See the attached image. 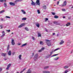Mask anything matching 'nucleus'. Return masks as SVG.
Masks as SVG:
<instances>
[{"label": "nucleus", "mask_w": 73, "mask_h": 73, "mask_svg": "<svg viewBox=\"0 0 73 73\" xmlns=\"http://www.w3.org/2000/svg\"><path fill=\"white\" fill-rule=\"evenodd\" d=\"M45 41H46V43L48 46H50V45H51V43L50 42V40L48 39H46L45 40Z\"/></svg>", "instance_id": "nucleus-1"}, {"label": "nucleus", "mask_w": 73, "mask_h": 73, "mask_svg": "<svg viewBox=\"0 0 73 73\" xmlns=\"http://www.w3.org/2000/svg\"><path fill=\"white\" fill-rule=\"evenodd\" d=\"M59 49H60V48H57L55 49V50H54V51H53L51 52H50V54L49 55H48V56H51V55H52V53H53V52H55V51H56V50H59Z\"/></svg>", "instance_id": "nucleus-2"}, {"label": "nucleus", "mask_w": 73, "mask_h": 73, "mask_svg": "<svg viewBox=\"0 0 73 73\" xmlns=\"http://www.w3.org/2000/svg\"><path fill=\"white\" fill-rule=\"evenodd\" d=\"M66 5V1H64L63 4L62 5V7H65V6Z\"/></svg>", "instance_id": "nucleus-3"}, {"label": "nucleus", "mask_w": 73, "mask_h": 73, "mask_svg": "<svg viewBox=\"0 0 73 73\" xmlns=\"http://www.w3.org/2000/svg\"><path fill=\"white\" fill-rule=\"evenodd\" d=\"M11 44L12 45H15V41H14V40L13 39H11Z\"/></svg>", "instance_id": "nucleus-4"}, {"label": "nucleus", "mask_w": 73, "mask_h": 73, "mask_svg": "<svg viewBox=\"0 0 73 73\" xmlns=\"http://www.w3.org/2000/svg\"><path fill=\"white\" fill-rule=\"evenodd\" d=\"M54 24H56V25H60V23H58V22H57V21H54Z\"/></svg>", "instance_id": "nucleus-5"}, {"label": "nucleus", "mask_w": 73, "mask_h": 73, "mask_svg": "<svg viewBox=\"0 0 73 73\" xmlns=\"http://www.w3.org/2000/svg\"><path fill=\"white\" fill-rule=\"evenodd\" d=\"M31 1H32V2L31 3V5H36V3L34 2L33 0H31Z\"/></svg>", "instance_id": "nucleus-6"}, {"label": "nucleus", "mask_w": 73, "mask_h": 73, "mask_svg": "<svg viewBox=\"0 0 73 73\" xmlns=\"http://www.w3.org/2000/svg\"><path fill=\"white\" fill-rule=\"evenodd\" d=\"M9 4L10 5H11V6H15V4L13 3L10 2Z\"/></svg>", "instance_id": "nucleus-7"}, {"label": "nucleus", "mask_w": 73, "mask_h": 73, "mask_svg": "<svg viewBox=\"0 0 73 73\" xmlns=\"http://www.w3.org/2000/svg\"><path fill=\"white\" fill-rule=\"evenodd\" d=\"M2 35L1 36V37H3L4 36H5V32L4 31H3L2 32Z\"/></svg>", "instance_id": "nucleus-8"}, {"label": "nucleus", "mask_w": 73, "mask_h": 73, "mask_svg": "<svg viewBox=\"0 0 73 73\" xmlns=\"http://www.w3.org/2000/svg\"><path fill=\"white\" fill-rule=\"evenodd\" d=\"M40 0H37V5H40Z\"/></svg>", "instance_id": "nucleus-9"}, {"label": "nucleus", "mask_w": 73, "mask_h": 73, "mask_svg": "<svg viewBox=\"0 0 73 73\" xmlns=\"http://www.w3.org/2000/svg\"><path fill=\"white\" fill-rule=\"evenodd\" d=\"M11 66V64H9V65H8L7 66L6 69H7V70H8Z\"/></svg>", "instance_id": "nucleus-10"}, {"label": "nucleus", "mask_w": 73, "mask_h": 73, "mask_svg": "<svg viewBox=\"0 0 73 73\" xmlns=\"http://www.w3.org/2000/svg\"><path fill=\"white\" fill-rule=\"evenodd\" d=\"M7 54L6 53H2L1 54V55L2 56H3L4 57H5L6 56V55Z\"/></svg>", "instance_id": "nucleus-11"}, {"label": "nucleus", "mask_w": 73, "mask_h": 73, "mask_svg": "<svg viewBox=\"0 0 73 73\" xmlns=\"http://www.w3.org/2000/svg\"><path fill=\"white\" fill-rule=\"evenodd\" d=\"M59 59V57H56V58H54V61H57V60H58Z\"/></svg>", "instance_id": "nucleus-12"}, {"label": "nucleus", "mask_w": 73, "mask_h": 73, "mask_svg": "<svg viewBox=\"0 0 73 73\" xmlns=\"http://www.w3.org/2000/svg\"><path fill=\"white\" fill-rule=\"evenodd\" d=\"M21 11L22 13H23V14H24V15L26 14V12L24 10H21Z\"/></svg>", "instance_id": "nucleus-13"}, {"label": "nucleus", "mask_w": 73, "mask_h": 73, "mask_svg": "<svg viewBox=\"0 0 73 73\" xmlns=\"http://www.w3.org/2000/svg\"><path fill=\"white\" fill-rule=\"evenodd\" d=\"M64 43V41H63V40H61V42L60 43V45H62V44H63Z\"/></svg>", "instance_id": "nucleus-14"}, {"label": "nucleus", "mask_w": 73, "mask_h": 73, "mask_svg": "<svg viewBox=\"0 0 73 73\" xmlns=\"http://www.w3.org/2000/svg\"><path fill=\"white\" fill-rule=\"evenodd\" d=\"M12 53L11 52V50H9L8 53V54L9 56H11Z\"/></svg>", "instance_id": "nucleus-15"}, {"label": "nucleus", "mask_w": 73, "mask_h": 73, "mask_svg": "<svg viewBox=\"0 0 73 73\" xmlns=\"http://www.w3.org/2000/svg\"><path fill=\"white\" fill-rule=\"evenodd\" d=\"M43 73H50V72L47 71H43Z\"/></svg>", "instance_id": "nucleus-16"}, {"label": "nucleus", "mask_w": 73, "mask_h": 73, "mask_svg": "<svg viewBox=\"0 0 73 73\" xmlns=\"http://www.w3.org/2000/svg\"><path fill=\"white\" fill-rule=\"evenodd\" d=\"M38 37H41V33H38Z\"/></svg>", "instance_id": "nucleus-17"}, {"label": "nucleus", "mask_w": 73, "mask_h": 73, "mask_svg": "<svg viewBox=\"0 0 73 73\" xmlns=\"http://www.w3.org/2000/svg\"><path fill=\"white\" fill-rule=\"evenodd\" d=\"M69 68V66H65L64 67V69H66Z\"/></svg>", "instance_id": "nucleus-18"}, {"label": "nucleus", "mask_w": 73, "mask_h": 73, "mask_svg": "<svg viewBox=\"0 0 73 73\" xmlns=\"http://www.w3.org/2000/svg\"><path fill=\"white\" fill-rule=\"evenodd\" d=\"M27 43H25L24 44H23L22 45L21 47H23V46H26V45H27Z\"/></svg>", "instance_id": "nucleus-19"}, {"label": "nucleus", "mask_w": 73, "mask_h": 73, "mask_svg": "<svg viewBox=\"0 0 73 73\" xmlns=\"http://www.w3.org/2000/svg\"><path fill=\"white\" fill-rule=\"evenodd\" d=\"M4 7L5 8H7V3L6 2H5L4 3Z\"/></svg>", "instance_id": "nucleus-20"}, {"label": "nucleus", "mask_w": 73, "mask_h": 73, "mask_svg": "<svg viewBox=\"0 0 73 73\" xmlns=\"http://www.w3.org/2000/svg\"><path fill=\"white\" fill-rule=\"evenodd\" d=\"M44 48H42L41 49V50H39L38 51V52H40L42 51V50H44Z\"/></svg>", "instance_id": "nucleus-21"}, {"label": "nucleus", "mask_w": 73, "mask_h": 73, "mask_svg": "<svg viewBox=\"0 0 73 73\" xmlns=\"http://www.w3.org/2000/svg\"><path fill=\"white\" fill-rule=\"evenodd\" d=\"M42 8L43 9H46V5H44L43 6Z\"/></svg>", "instance_id": "nucleus-22"}, {"label": "nucleus", "mask_w": 73, "mask_h": 73, "mask_svg": "<svg viewBox=\"0 0 73 73\" xmlns=\"http://www.w3.org/2000/svg\"><path fill=\"white\" fill-rule=\"evenodd\" d=\"M70 24V23H68L66 24V26L67 27H68V26H69Z\"/></svg>", "instance_id": "nucleus-23"}, {"label": "nucleus", "mask_w": 73, "mask_h": 73, "mask_svg": "<svg viewBox=\"0 0 73 73\" xmlns=\"http://www.w3.org/2000/svg\"><path fill=\"white\" fill-rule=\"evenodd\" d=\"M31 71L29 70V69L28 70V71L26 73H31Z\"/></svg>", "instance_id": "nucleus-24"}, {"label": "nucleus", "mask_w": 73, "mask_h": 73, "mask_svg": "<svg viewBox=\"0 0 73 73\" xmlns=\"http://www.w3.org/2000/svg\"><path fill=\"white\" fill-rule=\"evenodd\" d=\"M34 59L35 60V61H36V60H37V56L36 55L35 56Z\"/></svg>", "instance_id": "nucleus-25"}, {"label": "nucleus", "mask_w": 73, "mask_h": 73, "mask_svg": "<svg viewBox=\"0 0 73 73\" xmlns=\"http://www.w3.org/2000/svg\"><path fill=\"white\" fill-rule=\"evenodd\" d=\"M57 55H58V54L53 55L51 57H54V56H57Z\"/></svg>", "instance_id": "nucleus-26"}, {"label": "nucleus", "mask_w": 73, "mask_h": 73, "mask_svg": "<svg viewBox=\"0 0 73 73\" xmlns=\"http://www.w3.org/2000/svg\"><path fill=\"white\" fill-rule=\"evenodd\" d=\"M23 0H17L16 1V2L22 1H23Z\"/></svg>", "instance_id": "nucleus-27"}, {"label": "nucleus", "mask_w": 73, "mask_h": 73, "mask_svg": "<svg viewBox=\"0 0 73 73\" xmlns=\"http://www.w3.org/2000/svg\"><path fill=\"white\" fill-rule=\"evenodd\" d=\"M21 56H22L21 55H20L19 56V57L20 60H21Z\"/></svg>", "instance_id": "nucleus-28"}, {"label": "nucleus", "mask_w": 73, "mask_h": 73, "mask_svg": "<svg viewBox=\"0 0 73 73\" xmlns=\"http://www.w3.org/2000/svg\"><path fill=\"white\" fill-rule=\"evenodd\" d=\"M54 18L55 19H57V18H58V17L57 15H55L54 16Z\"/></svg>", "instance_id": "nucleus-29"}, {"label": "nucleus", "mask_w": 73, "mask_h": 73, "mask_svg": "<svg viewBox=\"0 0 73 73\" xmlns=\"http://www.w3.org/2000/svg\"><path fill=\"white\" fill-rule=\"evenodd\" d=\"M37 27L38 28H39V27H40V24H39V23H37Z\"/></svg>", "instance_id": "nucleus-30"}, {"label": "nucleus", "mask_w": 73, "mask_h": 73, "mask_svg": "<svg viewBox=\"0 0 73 73\" xmlns=\"http://www.w3.org/2000/svg\"><path fill=\"white\" fill-rule=\"evenodd\" d=\"M40 44H41L42 45H43L44 44V43H43V42L42 41H40Z\"/></svg>", "instance_id": "nucleus-31"}, {"label": "nucleus", "mask_w": 73, "mask_h": 73, "mask_svg": "<svg viewBox=\"0 0 73 73\" xmlns=\"http://www.w3.org/2000/svg\"><path fill=\"white\" fill-rule=\"evenodd\" d=\"M22 20H27V18H23L22 19Z\"/></svg>", "instance_id": "nucleus-32"}, {"label": "nucleus", "mask_w": 73, "mask_h": 73, "mask_svg": "<svg viewBox=\"0 0 73 73\" xmlns=\"http://www.w3.org/2000/svg\"><path fill=\"white\" fill-rule=\"evenodd\" d=\"M9 48V45H8V46L7 47V50H8Z\"/></svg>", "instance_id": "nucleus-33"}, {"label": "nucleus", "mask_w": 73, "mask_h": 73, "mask_svg": "<svg viewBox=\"0 0 73 73\" xmlns=\"http://www.w3.org/2000/svg\"><path fill=\"white\" fill-rule=\"evenodd\" d=\"M49 68V66H46L44 67V69H46Z\"/></svg>", "instance_id": "nucleus-34"}, {"label": "nucleus", "mask_w": 73, "mask_h": 73, "mask_svg": "<svg viewBox=\"0 0 73 73\" xmlns=\"http://www.w3.org/2000/svg\"><path fill=\"white\" fill-rule=\"evenodd\" d=\"M25 23H22V24L21 25V26H22V27L24 26L25 25Z\"/></svg>", "instance_id": "nucleus-35"}, {"label": "nucleus", "mask_w": 73, "mask_h": 73, "mask_svg": "<svg viewBox=\"0 0 73 73\" xmlns=\"http://www.w3.org/2000/svg\"><path fill=\"white\" fill-rule=\"evenodd\" d=\"M37 12L38 14H40V11L39 10H37Z\"/></svg>", "instance_id": "nucleus-36"}, {"label": "nucleus", "mask_w": 73, "mask_h": 73, "mask_svg": "<svg viewBox=\"0 0 73 73\" xmlns=\"http://www.w3.org/2000/svg\"><path fill=\"white\" fill-rule=\"evenodd\" d=\"M25 30H26L27 31H29V29H28L27 27L25 28Z\"/></svg>", "instance_id": "nucleus-37"}, {"label": "nucleus", "mask_w": 73, "mask_h": 73, "mask_svg": "<svg viewBox=\"0 0 73 73\" xmlns=\"http://www.w3.org/2000/svg\"><path fill=\"white\" fill-rule=\"evenodd\" d=\"M68 72H69L68 70H66L65 71H64V73H68Z\"/></svg>", "instance_id": "nucleus-38"}, {"label": "nucleus", "mask_w": 73, "mask_h": 73, "mask_svg": "<svg viewBox=\"0 0 73 73\" xmlns=\"http://www.w3.org/2000/svg\"><path fill=\"white\" fill-rule=\"evenodd\" d=\"M5 17L6 18H7L8 19H10L11 18V17H8L7 16H6Z\"/></svg>", "instance_id": "nucleus-39"}, {"label": "nucleus", "mask_w": 73, "mask_h": 73, "mask_svg": "<svg viewBox=\"0 0 73 73\" xmlns=\"http://www.w3.org/2000/svg\"><path fill=\"white\" fill-rule=\"evenodd\" d=\"M45 22H46V21H48V19L46 18L45 19Z\"/></svg>", "instance_id": "nucleus-40"}, {"label": "nucleus", "mask_w": 73, "mask_h": 73, "mask_svg": "<svg viewBox=\"0 0 73 73\" xmlns=\"http://www.w3.org/2000/svg\"><path fill=\"white\" fill-rule=\"evenodd\" d=\"M32 39H33V40H35V37H34L32 36Z\"/></svg>", "instance_id": "nucleus-41"}, {"label": "nucleus", "mask_w": 73, "mask_h": 73, "mask_svg": "<svg viewBox=\"0 0 73 73\" xmlns=\"http://www.w3.org/2000/svg\"><path fill=\"white\" fill-rule=\"evenodd\" d=\"M6 31L7 32H11V30H6Z\"/></svg>", "instance_id": "nucleus-42"}, {"label": "nucleus", "mask_w": 73, "mask_h": 73, "mask_svg": "<svg viewBox=\"0 0 73 73\" xmlns=\"http://www.w3.org/2000/svg\"><path fill=\"white\" fill-rule=\"evenodd\" d=\"M21 27H22V26L21 25L18 27V28H21Z\"/></svg>", "instance_id": "nucleus-43"}, {"label": "nucleus", "mask_w": 73, "mask_h": 73, "mask_svg": "<svg viewBox=\"0 0 73 73\" xmlns=\"http://www.w3.org/2000/svg\"><path fill=\"white\" fill-rule=\"evenodd\" d=\"M2 67H0V72H1L2 70Z\"/></svg>", "instance_id": "nucleus-44"}, {"label": "nucleus", "mask_w": 73, "mask_h": 73, "mask_svg": "<svg viewBox=\"0 0 73 73\" xmlns=\"http://www.w3.org/2000/svg\"><path fill=\"white\" fill-rule=\"evenodd\" d=\"M62 11H66V10L65 9H62Z\"/></svg>", "instance_id": "nucleus-45"}, {"label": "nucleus", "mask_w": 73, "mask_h": 73, "mask_svg": "<svg viewBox=\"0 0 73 73\" xmlns=\"http://www.w3.org/2000/svg\"><path fill=\"white\" fill-rule=\"evenodd\" d=\"M3 25H0V27H1V29H2V28H3Z\"/></svg>", "instance_id": "nucleus-46"}, {"label": "nucleus", "mask_w": 73, "mask_h": 73, "mask_svg": "<svg viewBox=\"0 0 73 73\" xmlns=\"http://www.w3.org/2000/svg\"><path fill=\"white\" fill-rule=\"evenodd\" d=\"M52 13L53 15H55V13L52 12Z\"/></svg>", "instance_id": "nucleus-47"}, {"label": "nucleus", "mask_w": 73, "mask_h": 73, "mask_svg": "<svg viewBox=\"0 0 73 73\" xmlns=\"http://www.w3.org/2000/svg\"><path fill=\"white\" fill-rule=\"evenodd\" d=\"M4 1V0H0V2H3Z\"/></svg>", "instance_id": "nucleus-48"}, {"label": "nucleus", "mask_w": 73, "mask_h": 73, "mask_svg": "<svg viewBox=\"0 0 73 73\" xmlns=\"http://www.w3.org/2000/svg\"><path fill=\"white\" fill-rule=\"evenodd\" d=\"M3 20H4V19H3V18H2L1 19V21H3Z\"/></svg>", "instance_id": "nucleus-49"}, {"label": "nucleus", "mask_w": 73, "mask_h": 73, "mask_svg": "<svg viewBox=\"0 0 73 73\" xmlns=\"http://www.w3.org/2000/svg\"><path fill=\"white\" fill-rule=\"evenodd\" d=\"M21 44L20 43H18V45H20Z\"/></svg>", "instance_id": "nucleus-50"}, {"label": "nucleus", "mask_w": 73, "mask_h": 73, "mask_svg": "<svg viewBox=\"0 0 73 73\" xmlns=\"http://www.w3.org/2000/svg\"><path fill=\"white\" fill-rule=\"evenodd\" d=\"M4 12V10H3V11H1V13H3V12Z\"/></svg>", "instance_id": "nucleus-51"}, {"label": "nucleus", "mask_w": 73, "mask_h": 73, "mask_svg": "<svg viewBox=\"0 0 73 73\" xmlns=\"http://www.w3.org/2000/svg\"><path fill=\"white\" fill-rule=\"evenodd\" d=\"M27 69V68H24L23 69V71H24V70H26V69Z\"/></svg>", "instance_id": "nucleus-52"}, {"label": "nucleus", "mask_w": 73, "mask_h": 73, "mask_svg": "<svg viewBox=\"0 0 73 73\" xmlns=\"http://www.w3.org/2000/svg\"><path fill=\"white\" fill-rule=\"evenodd\" d=\"M7 60V59L6 58H4V60Z\"/></svg>", "instance_id": "nucleus-53"}, {"label": "nucleus", "mask_w": 73, "mask_h": 73, "mask_svg": "<svg viewBox=\"0 0 73 73\" xmlns=\"http://www.w3.org/2000/svg\"><path fill=\"white\" fill-rule=\"evenodd\" d=\"M15 54V52H13V55H14V54Z\"/></svg>", "instance_id": "nucleus-54"}, {"label": "nucleus", "mask_w": 73, "mask_h": 73, "mask_svg": "<svg viewBox=\"0 0 73 73\" xmlns=\"http://www.w3.org/2000/svg\"><path fill=\"white\" fill-rule=\"evenodd\" d=\"M59 1H58L57 2V4L58 5V4H59Z\"/></svg>", "instance_id": "nucleus-55"}, {"label": "nucleus", "mask_w": 73, "mask_h": 73, "mask_svg": "<svg viewBox=\"0 0 73 73\" xmlns=\"http://www.w3.org/2000/svg\"><path fill=\"white\" fill-rule=\"evenodd\" d=\"M23 72H24V71H23V70L20 73H23Z\"/></svg>", "instance_id": "nucleus-56"}, {"label": "nucleus", "mask_w": 73, "mask_h": 73, "mask_svg": "<svg viewBox=\"0 0 73 73\" xmlns=\"http://www.w3.org/2000/svg\"><path fill=\"white\" fill-rule=\"evenodd\" d=\"M55 35V33H53L52 35Z\"/></svg>", "instance_id": "nucleus-57"}, {"label": "nucleus", "mask_w": 73, "mask_h": 73, "mask_svg": "<svg viewBox=\"0 0 73 73\" xmlns=\"http://www.w3.org/2000/svg\"><path fill=\"white\" fill-rule=\"evenodd\" d=\"M46 32H48V30L47 29H46Z\"/></svg>", "instance_id": "nucleus-58"}, {"label": "nucleus", "mask_w": 73, "mask_h": 73, "mask_svg": "<svg viewBox=\"0 0 73 73\" xmlns=\"http://www.w3.org/2000/svg\"><path fill=\"white\" fill-rule=\"evenodd\" d=\"M63 19H65V17H63Z\"/></svg>", "instance_id": "nucleus-59"}, {"label": "nucleus", "mask_w": 73, "mask_h": 73, "mask_svg": "<svg viewBox=\"0 0 73 73\" xmlns=\"http://www.w3.org/2000/svg\"><path fill=\"white\" fill-rule=\"evenodd\" d=\"M71 8H73V6L71 7Z\"/></svg>", "instance_id": "nucleus-60"}, {"label": "nucleus", "mask_w": 73, "mask_h": 73, "mask_svg": "<svg viewBox=\"0 0 73 73\" xmlns=\"http://www.w3.org/2000/svg\"><path fill=\"white\" fill-rule=\"evenodd\" d=\"M4 0V1H5V2H6V0Z\"/></svg>", "instance_id": "nucleus-61"}, {"label": "nucleus", "mask_w": 73, "mask_h": 73, "mask_svg": "<svg viewBox=\"0 0 73 73\" xmlns=\"http://www.w3.org/2000/svg\"><path fill=\"white\" fill-rule=\"evenodd\" d=\"M33 55H34V53H33Z\"/></svg>", "instance_id": "nucleus-62"}, {"label": "nucleus", "mask_w": 73, "mask_h": 73, "mask_svg": "<svg viewBox=\"0 0 73 73\" xmlns=\"http://www.w3.org/2000/svg\"><path fill=\"white\" fill-rule=\"evenodd\" d=\"M16 73H19L18 72H17Z\"/></svg>", "instance_id": "nucleus-63"}, {"label": "nucleus", "mask_w": 73, "mask_h": 73, "mask_svg": "<svg viewBox=\"0 0 73 73\" xmlns=\"http://www.w3.org/2000/svg\"><path fill=\"white\" fill-rule=\"evenodd\" d=\"M11 34H13V33H11Z\"/></svg>", "instance_id": "nucleus-64"}]
</instances>
